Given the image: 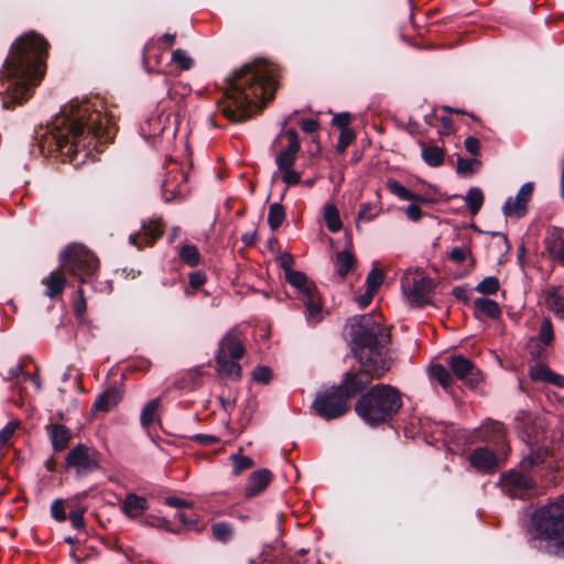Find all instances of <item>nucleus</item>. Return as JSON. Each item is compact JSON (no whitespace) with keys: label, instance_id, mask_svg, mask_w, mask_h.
Wrapping results in <instances>:
<instances>
[{"label":"nucleus","instance_id":"56","mask_svg":"<svg viewBox=\"0 0 564 564\" xmlns=\"http://www.w3.org/2000/svg\"><path fill=\"white\" fill-rule=\"evenodd\" d=\"M352 117L349 112H339L335 115L332 119L333 126L338 128L340 131L350 130L348 126L350 124Z\"/></svg>","mask_w":564,"mask_h":564},{"label":"nucleus","instance_id":"28","mask_svg":"<svg viewBox=\"0 0 564 564\" xmlns=\"http://www.w3.org/2000/svg\"><path fill=\"white\" fill-rule=\"evenodd\" d=\"M356 257L350 250H343L337 252L335 259V268L337 274L345 279L349 272H351L356 268Z\"/></svg>","mask_w":564,"mask_h":564},{"label":"nucleus","instance_id":"39","mask_svg":"<svg viewBox=\"0 0 564 564\" xmlns=\"http://www.w3.org/2000/svg\"><path fill=\"white\" fill-rule=\"evenodd\" d=\"M324 218L327 229L330 232H337L341 229V220L339 212L335 205H326L324 212Z\"/></svg>","mask_w":564,"mask_h":564},{"label":"nucleus","instance_id":"18","mask_svg":"<svg viewBox=\"0 0 564 564\" xmlns=\"http://www.w3.org/2000/svg\"><path fill=\"white\" fill-rule=\"evenodd\" d=\"M544 246L552 259L564 264V238L561 228L552 227L547 230Z\"/></svg>","mask_w":564,"mask_h":564},{"label":"nucleus","instance_id":"12","mask_svg":"<svg viewBox=\"0 0 564 564\" xmlns=\"http://www.w3.org/2000/svg\"><path fill=\"white\" fill-rule=\"evenodd\" d=\"M447 366L453 375L469 388H476L482 380L480 370L463 355H453L447 358Z\"/></svg>","mask_w":564,"mask_h":564},{"label":"nucleus","instance_id":"7","mask_svg":"<svg viewBox=\"0 0 564 564\" xmlns=\"http://www.w3.org/2000/svg\"><path fill=\"white\" fill-rule=\"evenodd\" d=\"M245 346L239 334L231 329L220 340L215 359L220 375L239 380L241 366L238 364L245 355Z\"/></svg>","mask_w":564,"mask_h":564},{"label":"nucleus","instance_id":"55","mask_svg":"<svg viewBox=\"0 0 564 564\" xmlns=\"http://www.w3.org/2000/svg\"><path fill=\"white\" fill-rule=\"evenodd\" d=\"M286 137H288V140H289V144L288 147L283 150L288 153H292L294 155H297L300 149H301V144H300V139H299V134L297 132L294 130V129H290L285 132Z\"/></svg>","mask_w":564,"mask_h":564},{"label":"nucleus","instance_id":"30","mask_svg":"<svg viewBox=\"0 0 564 564\" xmlns=\"http://www.w3.org/2000/svg\"><path fill=\"white\" fill-rule=\"evenodd\" d=\"M213 538L223 544L230 542L235 536L232 524L226 521L215 522L210 527Z\"/></svg>","mask_w":564,"mask_h":564},{"label":"nucleus","instance_id":"21","mask_svg":"<svg viewBox=\"0 0 564 564\" xmlns=\"http://www.w3.org/2000/svg\"><path fill=\"white\" fill-rule=\"evenodd\" d=\"M121 399L122 391L118 387H109L102 393L97 395L93 404V410L97 412H109L121 401Z\"/></svg>","mask_w":564,"mask_h":564},{"label":"nucleus","instance_id":"53","mask_svg":"<svg viewBox=\"0 0 564 564\" xmlns=\"http://www.w3.org/2000/svg\"><path fill=\"white\" fill-rule=\"evenodd\" d=\"M480 164H481L480 161L477 159H464V158L459 156L457 159L456 171L458 174L470 175L474 173L473 166L480 165Z\"/></svg>","mask_w":564,"mask_h":564},{"label":"nucleus","instance_id":"15","mask_svg":"<svg viewBox=\"0 0 564 564\" xmlns=\"http://www.w3.org/2000/svg\"><path fill=\"white\" fill-rule=\"evenodd\" d=\"M435 286L434 281L430 278L414 279L412 285L408 286L405 282H402L403 290L408 292L411 302L417 307H424L431 303L430 295Z\"/></svg>","mask_w":564,"mask_h":564},{"label":"nucleus","instance_id":"64","mask_svg":"<svg viewBox=\"0 0 564 564\" xmlns=\"http://www.w3.org/2000/svg\"><path fill=\"white\" fill-rule=\"evenodd\" d=\"M404 213L406 217L412 221H419L423 217V212L417 204H410L405 209Z\"/></svg>","mask_w":564,"mask_h":564},{"label":"nucleus","instance_id":"26","mask_svg":"<svg viewBox=\"0 0 564 564\" xmlns=\"http://www.w3.org/2000/svg\"><path fill=\"white\" fill-rule=\"evenodd\" d=\"M66 278L62 271H52L42 280V283L46 286L44 295L51 299L59 296L66 286Z\"/></svg>","mask_w":564,"mask_h":564},{"label":"nucleus","instance_id":"11","mask_svg":"<svg viewBox=\"0 0 564 564\" xmlns=\"http://www.w3.org/2000/svg\"><path fill=\"white\" fill-rule=\"evenodd\" d=\"M100 454L94 448L84 444L73 447L66 455L65 470H74L76 476L83 477L100 468Z\"/></svg>","mask_w":564,"mask_h":564},{"label":"nucleus","instance_id":"14","mask_svg":"<svg viewBox=\"0 0 564 564\" xmlns=\"http://www.w3.org/2000/svg\"><path fill=\"white\" fill-rule=\"evenodd\" d=\"M513 423L521 438L528 444L538 443L543 434L541 422L528 411H519Z\"/></svg>","mask_w":564,"mask_h":564},{"label":"nucleus","instance_id":"3","mask_svg":"<svg viewBox=\"0 0 564 564\" xmlns=\"http://www.w3.org/2000/svg\"><path fill=\"white\" fill-rule=\"evenodd\" d=\"M280 67L263 58H254L235 69L224 82L218 110L231 123L248 121L272 100Z\"/></svg>","mask_w":564,"mask_h":564},{"label":"nucleus","instance_id":"54","mask_svg":"<svg viewBox=\"0 0 564 564\" xmlns=\"http://www.w3.org/2000/svg\"><path fill=\"white\" fill-rule=\"evenodd\" d=\"M272 378V370L267 366H257L252 372V379L262 384H267L270 382Z\"/></svg>","mask_w":564,"mask_h":564},{"label":"nucleus","instance_id":"36","mask_svg":"<svg viewBox=\"0 0 564 564\" xmlns=\"http://www.w3.org/2000/svg\"><path fill=\"white\" fill-rule=\"evenodd\" d=\"M466 205L473 216L477 215L484 204V194L478 187H470L465 196Z\"/></svg>","mask_w":564,"mask_h":564},{"label":"nucleus","instance_id":"46","mask_svg":"<svg viewBox=\"0 0 564 564\" xmlns=\"http://www.w3.org/2000/svg\"><path fill=\"white\" fill-rule=\"evenodd\" d=\"M230 459L234 464V475L235 476H238L242 471L254 466V462L250 457L243 456L240 454H232L230 456Z\"/></svg>","mask_w":564,"mask_h":564},{"label":"nucleus","instance_id":"37","mask_svg":"<svg viewBox=\"0 0 564 564\" xmlns=\"http://www.w3.org/2000/svg\"><path fill=\"white\" fill-rule=\"evenodd\" d=\"M285 220V209L282 204L273 203L269 206L268 224L271 230H276Z\"/></svg>","mask_w":564,"mask_h":564},{"label":"nucleus","instance_id":"24","mask_svg":"<svg viewBox=\"0 0 564 564\" xmlns=\"http://www.w3.org/2000/svg\"><path fill=\"white\" fill-rule=\"evenodd\" d=\"M545 304L556 317L564 321V285L549 288Z\"/></svg>","mask_w":564,"mask_h":564},{"label":"nucleus","instance_id":"58","mask_svg":"<svg viewBox=\"0 0 564 564\" xmlns=\"http://www.w3.org/2000/svg\"><path fill=\"white\" fill-rule=\"evenodd\" d=\"M282 181L286 184V186H294L301 183V173L294 171L293 169L282 171Z\"/></svg>","mask_w":564,"mask_h":564},{"label":"nucleus","instance_id":"61","mask_svg":"<svg viewBox=\"0 0 564 564\" xmlns=\"http://www.w3.org/2000/svg\"><path fill=\"white\" fill-rule=\"evenodd\" d=\"M78 295L79 299L74 304V313L77 318L82 317L87 310L86 300L84 297V291L80 286L78 288Z\"/></svg>","mask_w":564,"mask_h":564},{"label":"nucleus","instance_id":"50","mask_svg":"<svg viewBox=\"0 0 564 564\" xmlns=\"http://www.w3.org/2000/svg\"><path fill=\"white\" fill-rule=\"evenodd\" d=\"M51 516L57 522H64L67 519L64 499L57 498L52 501Z\"/></svg>","mask_w":564,"mask_h":564},{"label":"nucleus","instance_id":"1","mask_svg":"<svg viewBox=\"0 0 564 564\" xmlns=\"http://www.w3.org/2000/svg\"><path fill=\"white\" fill-rule=\"evenodd\" d=\"M116 131V123L105 111L102 100L97 97L75 99L64 106L52 122L35 130L34 140L43 155L72 162L79 151L87 155L98 142H111Z\"/></svg>","mask_w":564,"mask_h":564},{"label":"nucleus","instance_id":"59","mask_svg":"<svg viewBox=\"0 0 564 564\" xmlns=\"http://www.w3.org/2000/svg\"><path fill=\"white\" fill-rule=\"evenodd\" d=\"M188 279L189 286L194 290H198L207 280L206 274L203 271L191 272Z\"/></svg>","mask_w":564,"mask_h":564},{"label":"nucleus","instance_id":"29","mask_svg":"<svg viewBox=\"0 0 564 564\" xmlns=\"http://www.w3.org/2000/svg\"><path fill=\"white\" fill-rule=\"evenodd\" d=\"M305 304V315L310 323H318L322 321V304L319 302L318 291L312 292L308 296H303Z\"/></svg>","mask_w":564,"mask_h":564},{"label":"nucleus","instance_id":"35","mask_svg":"<svg viewBox=\"0 0 564 564\" xmlns=\"http://www.w3.org/2000/svg\"><path fill=\"white\" fill-rule=\"evenodd\" d=\"M502 212L506 217H523L527 214L524 199L509 197L503 204Z\"/></svg>","mask_w":564,"mask_h":564},{"label":"nucleus","instance_id":"34","mask_svg":"<svg viewBox=\"0 0 564 564\" xmlns=\"http://www.w3.org/2000/svg\"><path fill=\"white\" fill-rule=\"evenodd\" d=\"M533 380H542L549 383L554 384L558 388H564V377L552 371L547 366H541L532 373Z\"/></svg>","mask_w":564,"mask_h":564},{"label":"nucleus","instance_id":"47","mask_svg":"<svg viewBox=\"0 0 564 564\" xmlns=\"http://www.w3.org/2000/svg\"><path fill=\"white\" fill-rule=\"evenodd\" d=\"M384 273L378 268H373L367 275L366 286L370 292H377L380 285L383 283Z\"/></svg>","mask_w":564,"mask_h":564},{"label":"nucleus","instance_id":"6","mask_svg":"<svg viewBox=\"0 0 564 564\" xmlns=\"http://www.w3.org/2000/svg\"><path fill=\"white\" fill-rule=\"evenodd\" d=\"M403 405L401 391L386 383L372 386L356 401V414L369 426L390 423Z\"/></svg>","mask_w":564,"mask_h":564},{"label":"nucleus","instance_id":"43","mask_svg":"<svg viewBox=\"0 0 564 564\" xmlns=\"http://www.w3.org/2000/svg\"><path fill=\"white\" fill-rule=\"evenodd\" d=\"M68 508H69L68 519L72 523V527L77 530L84 528L85 527L84 514L87 510L86 507H83L77 503H70L68 506Z\"/></svg>","mask_w":564,"mask_h":564},{"label":"nucleus","instance_id":"8","mask_svg":"<svg viewBox=\"0 0 564 564\" xmlns=\"http://www.w3.org/2000/svg\"><path fill=\"white\" fill-rule=\"evenodd\" d=\"M61 267L69 274L79 278L80 284L85 282V276L89 278L96 273L99 268L97 257L83 245H68L59 254Z\"/></svg>","mask_w":564,"mask_h":564},{"label":"nucleus","instance_id":"16","mask_svg":"<svg viewBox=\"0 0 564 564\" xmlns=\"http://www.w3.org/2000/svg\"><path fill=\"white\" fill-rule=\"evenodd\" d=\"M468 460L474 468L480 471H492L498 465L496 453L485 446L474 449Z\"/></svg>","mask_w":564,"mask_h":564},{"label":"nucleus","instance_id":"45","mask_svg":"<svg viewBox=\"0 0 564 564\" xmlns=\"http://www.w3.org/2000/svg\"><path fill=\"white\" fill-rule=\"evenodd\" d=\"M387 188L389 192L402 200H410L413 197V192L404 187L400 182L394 178L387 181Z\"/></svg>","mask_w":564,"mask_h":564},{"label":"nucleus","instance_id":"22","mask_svg":"<svg viewBox=\"0 0 564 564\" xmlns=\"http://www.w3.org/2000/svg\"><path fill=\"white\" fill-rule=\"evenodd\" d=\"M46 430L54 452L64 451L68 446L72 440V432L66 425L52 423L46 426Z\"/></svg>","mask_w":564,"mask_h":564},{"label":"nucleus","instance_id":"25","mask_svg":"<svg viewBox=\"0 0 564 564\" xmlns=\"http://www.w3.org/2000/svg\"><path fill=\"white\" fill-rule=\"evenodd\" d=\"M549 456V449L545 446H533L531 444L529 454L523 457V459L519 463L520 467L524 470H528L532 474V470L535 467L544 464L545 459Z\"/></svg>","mask_w":564,"mask_h":564},{"label":"nucleus","instance_id":"32","mask_svg":"<svg viewBox=\"0 0 564 564\" xmlns=\"http://www.w3.org/2000/svg\"><path fill=\"white\" fill-rule=\"evenodd\" d=\"M258 410V401L254 397H249L246 400V403L241 410L240 416L238 419L239 423V433H242L248 425L251 423L253 414Z\"/></svg>","mask_w":564,"mask_h":564},{"label":"nucleus","instance_id":"4","mask_svg":"<svg viewBox=\"0 0 564 564\" xmlns=\"http://www.w3.org/2000/svg\"><path fill=\"white\" fill-rule=\"evenodd\" d=\"M48 42L36 32L20 35L11 45L0 70V96L4 109L31 98L44 76Z\"/></svg>","mask_w":564,"mask_h":564},{"label":"nucleus","instance_id":"33","mask_svg":"<svg viewBox=\"0 0 564 564\" xmlns=\"http://www.w3.org/2000/svg\"><path fill=\"white\" fill-rule=\"evenodd\" d=\"M554 328L550 317H544L541 322L536 337H532L530 341H538L544 346H552L554 343Z\"/></svg>","mask_w":564,"mask_h":564},{"label":"nucleus","instance_id":"49","mask_svg":"<svg viewBox=\"0 0 564 564\" xmlns=\"http://www.w3.org/2000/svg\"><path fill=\"white\" fill-rule=\"evenodd\" d=\"M172 62L177 64L183 70L191 69L194 64V61L181 48L172 52Z\"/></svg>","mask_w":564,"mask_h":564},{"label":"nucleus","instance_id":"42","mask_svg":"<svg viewBox=\"0 0 564 564\" xmlns=\"http://www.w3.org/2000/svg\"><path fill=\"white\" fill-rule=\"evenodd\" d=\"M178 256L181 260L195 267L199 263L200 254L196 246L194 245H185L180 249Z\"/></svg>","mask_w":564,"mask_h":564},{"label":"nucleus","instance_id":"40","mask_svg":"<svg viewBox=\"0 0 564 564\" xmlns=\"http://www.w3.org/2000/svg\"><path fill=\"white\" fill-rule=\"evenodd\" d=\"M159 406H160V400L152 399L142 409L140 422L143 427H149L154 422L155 414H156Z\"/></svg>","mask_w":564,"mask_h":564},{"label":"nucleus","instance_id":"63","mask_svg":"<svg viewBox=\"0 0 564 564\" xmlns=\"http://www.w3.org/2000/svg\"><path fill=\"white\" fill-rule=\"evenodd\" d=\"M271 564H304L297 555L281 554L273 558Z\"/></svg>","mask_w":564,"mask_h":564},{"label":"nucleus","instance_id":"13","mask_svg":"<svg viewBox=\"0 0 564 564\" xmlns=\"http://www.w3.org/2000/svg\"><path fill=\"white\" fill-rule=\"evenodd\" d=\"M164 231L165 224L162 218L148 219L142 221L139 232L129 236V241L132 246L141 250L143 246H153L155 241L162 238Z\"/></svg>","mask_w":564,"mask_h":564},{"label":"nucleus","instance_id":"57","mask_svg":"<svg viewBox=\"0 0 564 564\" xmlns=\"http://www.w3.org/2000/svg\"><path fill=\"white\" fill-rule=\"evenodd\" d=\"M192 440L202 446H210L220 443V438L218 436L210 434H195L192 436Z\"/></svg>","mask_w":564,"mask_h":564},{"label":"nucleus","instance_id":"5","mask_svg":"<svg viewBox=\"0 0 564 564\" xmlns=\"http://www.w3.org/2000/svg\"><path fill=\"white\" fill-rule=\"evenodd\" d=\"M529 534L533 547L553 555L564 553V492L533 511Z\"/></svg>","mask_w":564,"mask_h":564},{"label":"nucleus","instance_id":"52","mask_svg":"<svg viewBox=\"0 0 564 564\" xmlns=\"http://www.w3.org/2000/svg\"><path fill=\"white\" fill-rule=\"evenodd\" d=\"M355 139H356V133L354 130L340 131L337 144H336V151L338 153H344Z\"/></svg>","mask_w":564,"mask_h":564},{"label":"nucleus","instance_id":"17","mask_svg":"<svg viewBox=\"0 0 564 564\" xmlns=\"http://www.w3.org/2000/svg\"><path fill=\"white\" fill-rule=\"evenodd\" d=\"M273 475L267 468H261L253 471L248 480V485L245 488V497L253 498L263 492L272 481Z\"/></svg>","mask_w":564,"mask_h":564},{"label":"nucleus","instance_id":"51","mask_svg":"<svg viewBox=\"0 0 564 564\" xmlns=\"http://www.w3.org/2000/svg\"><path fill=\"white\" fill-rule=\"evenodd\" d=\"M467 258L471 259V265H474L475 260L471 258L470 249L466 247H454L452 251L448 253V259L455 263H462Z\"/></svg>","mask_w":564,"mask_h":564},{"label":"nucleus","instance_id":"9","mask_svg":"<svg viewBox=\"0 0 564 564\" xmlns=\"http://www.w3.org/2000/svg\"><path fill=\"white\" fill-rule=\"evenodd\" d=\"M498 486L511 499L528 500L536 495L538 484L534 476L518 467L500 475Z\"/></svg>","mask_w":564,"mask_h":564},{"label":"nucleus","instance_id":"48","mask_svg":"<svg viewBox=\"0 0 564 564\" xmlns=\"http://www.w3.org/2000/svg\"><path fill=\"white\" fill-rule=\"evenodd\" d=\"M296 161V155L292 153H288L285 151H280L275 158V163L280 172L293 169Z\"/></svg>","mask_w":564,"mask_h":564},{"label":"nucleus","instance_id":"62","mask_svg":"<svg viewBox=\"0 0 564 564\" xmlns=\"http://www.w3.org/2000/svg\"><path fill=\"white\" fill-rule=\"evenodd\" d=\"M465 149L468 153H470L474 156H477L480 154V142L475 137H468L466 138L464 142Z\"/></svg>","mask_w":564,"mask_h":564},{"label":"nucleus","instance_id":"27","mask_svg":"<svg viewBox=\"0 0 564 564\" xmlns=\"http://www.w3.org/2000/svg\"><path fill=\"white\" fill-rule=\"evenodd\" d=\"M284 275L286 282L294 286L302 296H308L317 290L316 285L308 282L307 275L302 271L292 270Z\"/></svg>","mask_w":564,"mask_h":564},{"label":"nucleus","instance_id":"20","mask_svg":"<svg viewBox=\"0 0 564 564\" xmlns=\"http://www.w3.org/2000/svg\"><path fill=\"white\" fill-rule=\"evenodd\" d=\"M502 311L500 305L488 297H477L473 303V316L476 319H482L488 317L491 319H498L501 317Z\"/></svg>","mask_w":564,"mask_h":564},{"label":"nucleus","instance_id":"41","mask_svg":"<svg viewBox=\"0 0 564 564\" xmlns=\"http://www.w3.org/2000/svg\"><path fill=\"white\" fill-rule=\"evenodd\" d=\"M547 347L549 346H544L543 344L536 341L530 348V357L531 360L535 362V370H538V368H540L541 366H546V361L549 358Z\"/></svg>","mask_w":564,"mask_h":564},{"label":"nucleus","instance_id":"2","mask_svg":"<svg viewBox=\"0 0 564 564\" xmlns=\"http://www.w3.org/2000/svg\"><path fill=\"white\" fill-rule=\"evenodd\" d=\"M348 323L351 352L360 366L345 371L339 383L335 386L351 401L366 393L373 379H379L389 371L390 333L371 314L355 315Z\"/></svg>","mask_w":564,"mask_h":564},{"label":"nucleus","instance_id":"23","mask_svg":"<svg viewBox=\"0 0 564 564\" xmlns=\"http://www.w3.org/2000/svg\"><path fill=\"white\" fill-rule=\"evenodd\" d=\"M148 500L134 492H130L126 496L121 511L129 518H137L148 510Z\"/></svg>","mask_w":564,"mask_h":564},{"label":"nucleus","instance_id":"44","mask_svg":"<svg viewBox=\"0 0 564 564\" xmlns=\"http://www.w3.org/2000/svg\"><path fill=\"white\" fill-rule=\"evenodd\" d=\"M500 283L496 276H487L475 288V291L482 295H495L499 290Z\"/></svg>","mask_w":564,"mask_h":564},{"label":"nucleus","instance_id":"31","mask_svg":"<svg viewBox=\"0 0 564 564\" xmlns=\"http://www.w3.org/2000/svg\"><path fill=\"white\" fill-rule=\"evenodd\" d=\"M445 152L444 149L437 145H423L422 159L432 167L441 166L444 162Z\"/></svg>","mask_w":564,"mask_h":564},{"label":"nucleus","instance_id":"10","mask_svg":"<svg viewBox=\"0 0 564 564\" xmlns=\"http://www.w3.org/2000/svg\"><path fill=\"white\" fill-rule=\"evenodd\" d=\"M313 409L319 417L330 421L345 415L350 410V401L334 384L316 393Z\"/></svg>","mask_w":564,"mask_h":564},{"label":"nucleus","instance_id":"60","mask_svg":"<svg viewBox=\"0 0 564 564\" xmlns=\"http://www.w3.org/2000/svg\"><path fill=\"white\" fill-rule=\"evenodd\" d=\"M142 524H144L147 527L160 528V529H164L169 532H173V530L170 528L169 521H166L165 519H160V518L156 519V518L147 517L144 520H142Z\"/></svg>","mask_w":564,"mask_h":564},{"label":"nucleus","instance_id":"38","mask_svg":"<svg viewBox=\"0 0 564 564\" xmlns=\"http://www.w3.org/2000/svg\"><path fill=\"white\" fill-rule=\"evenodd\" d=\"M431 377L435 379L444 389L452 387L454 381L452 371L441 364L432 366Z\"/></svg>","mask_w":564,"mask_h":564},{"label":"nucleus","instance_id":"19","mask_svg":"<svg viewBox=\"0 0 564 564\" xmlns=\"http://www.w3.org/2000/svg\"><path fill=\"white\" fill-rule=\"evenodd\" d=\"M187 181V176L183 172H178L173 177H169L162 185V196L166 203L175 199H182L185 195L186 189L183 187V183Z\"/></svg>","mask_w":564,"mask_h":564}]
</instances>
